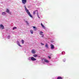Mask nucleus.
I'll use <instances>...</instances> for the list:
<instances>
[{
	"label": "nucleus",
	"mask_w": 79,
	"mask_h": 79,
	"mask_svg": "<svg viewBox=\"0 0 79 79\" xmlns=\"http://www.w3.org/2000/svg\"><path fill=\"white\" fill-rule=\"evenodd\" d=\"M24 7L25 8V10L27 12V13L28 14V15L29 16L31 17V18H32V16L30 12H29V10H28L26 7V6H24Z\"/></svg>",
	"instance_id": "1"
},
{
	"label": "nucleus",
	"mask_w": 79,
	"mask_h": 79,
	"mask_svg": "<svg viewBox=\"0 0 79 79\" xmlns=\"http://www.w3.org/2000/svg\"><path fill=\"white\" fill-rule=\"evenodd\" d=\"M28 60H31V61H36V59L34 58V57H29L28 58Z\"/></svg>",
	"instance_id": "2"
},
{
	"label": "nucleus",
	"mask_w": 79,
	"mask_h": 79,
	"mask_svg": "<svg viewBox=\"0 0 79 79\" xmlns=\"http://www.w3.org/2000/svg\"><path fill=\"white\" fill-rule=\"evenodd\" d=\"M42 61H44V62H45V63H49V60H48L47 59H43Z\"/></svg>",
	"instance_id": "3"
},
{
	"label": "nucleus",
	"mask_w": 79,
	"mask_h": 79,
	"mask_svg": "<svg viewBox=\"0 0 79 79\" xmlns=\"http://www.w3.org/2000/svg\"><path fill=\"white\" fill-rule=\"evenodd\" d=\"M22 2L23 5H25L27 2V0H22Z\"/></svg>",
	"instance_id": "4"
},
{
	"label": "nucleus",
	"mask_w": 79,
	"mask_h": 79,
	"mask_svg": "<svg viewBox=\"0 0 79 79\" xmlns=\"http://www.w3.org/2000/svg\"><path fill=\"white\" fill-rule=\"evenodd\" d=\"M32 53L33 54H35L36 53V50L34 49H32L31 51Z\"/></svg>",
	"instance_id": "5"
},
{
	"label": "nucleus",
	"mask_w": 79,
	"mask_h": 79,
	"mask_svg": "<svg viewBox=\"0 0 79 79\" xmlns=\"http://www.w3.org/2000/svg\"><path fill=\"white\" fill-rule=\"evenodd\" d=\"M51 46V48L52 50H53V49H54L55 48V47H54V45L51 44L50 45Z\"/></svg>",
	"instance_id": "6"
},
{
	"label": "nucleus",
	"mask_w": 79,
	"mask_h": 79,
	"mask_svg": "<svg viewBox=\"0 0 79 79\" xmlns=\"http://www.w3.org/2000/svg\"><path fill=\"white\" fill-rule=\"evenodd\" d=\"M0 29H4V26L2 24L0 25Z\"/></svg>",
	"instance_id": "7"
},
{
	"label": "nucleus",
	"mask_w": 79,
	"mask_h": 79,
	"mask_svg": "<svg viewBox=\"0 0 79 79\" xmlns=\"http://www.w3.org/2000/svg\"><path fill=\"white\" fill-rule=\"evenodd\" d=\"M41 26L42 27H43V29H46V27H45V26H44L43 25V24H42V23H41Z\"/></svg>",
	"instance_id": "8"
},
{
	"label": "nucleus",
	"mask_w": 79,
	"mask_h": 79,
	"mask_svg": "<svg viewBox=\"0 0 79 79\" xmlns=\"http://www.w3.org/2000/svg\"><path fill=\"white\" fill-rule=\"evenodd\" d=\"M45 47H46L47 49L48 48V44L47 43L45 45Z\"/></svg>",
	"instance_id": "9"
},
{
	"label": "nucleus",
	"mask_w": 79,
	"mask_h": 79,
	"mask_svg": "<svg viewBox=\"0 0 79 79\" xmlns=\"http://www.w3.org/2000/svg\"><path fill=\"white\" fill-rule=\"evenodd\" d=\"M17 44L19 45V47H21V46L20 45V44L19 43V41H18L17 42Z\"/></svg>",
	"instance_id": "10"
},
{
	"label": "nucleus",
	"mask_w": 79,
	"mask_h": 79,
	"mask_svg": "<svg viewBox=\"0 0 79 79\" xmlns=\"http://www.w3.org/2000/svg\"><path fill=\"white\" fill-rule=\"evenodd\" d=\"M6 12H7V13H9V14H10L11 13V12H10V10H8V9H6Z\"/></svg>",
	"instance_id": "11"
},
{
	"label": "nucleus",
	"mask_w": 79,
	"mask_h": 79,
	"mask_svg": "<svg viewBox=\"0 0 79 79\" xmlns=\"http://www.w3.org/2000/svg\"><path fill=\"white\" fill-rule=\"evenodd\" d=\"M39 34L40 35H43V34H44V33L42 31H40L39 32Z\"/></svg>",
	"instance_id": "12"
},
{
	"label": "nucleus",
	"mask_w": 79,
	"mask_h": 79,
	"mask_svg": "<svg viewBox=\"0 0 79 79\" xmlns=\"http://www.w3.org/2000/svg\"><path fill=\"white\" fill-rule=\"evenodd\" d=\"M38 56V55L37 54H34L33 55V56L34 57H37Z\"/></svg>",
	"instance_id": "13"
},
{
	"label": "nucleus",
	"mask_w": 79,
	"mask_h": 79,
	"mask_svg": "<svg viewBox=\"0 0 79 79\" xmlns=\"http://www.w3.org/2000/svg\"><path fill=\"white\" fill-rule=\"evenodd\" d=\"M2 15H6V12H2Z\"/></svg>",
	"instance_id": "14"
},
{
	"label": "nucleus",
	"mask_w": 79,
	"mask_h": 79,
	"mask_svg": "<svg viewBox=\"0 0 79 79\" xmlns=\"http://www.w3.org/2000/svg\"><path fill=\"white\" fill-rule=\"evenodd\" d=\"M30 32H31V34H33V31L32 30H30Z\"/></svg>",
	"instance_id": "15"
},
{
	"label": "nucleus",
	"mask_w": 79,
	"mask_h": 79,
	"mask_svg": "<svg viewBox=\"0 0 79 79\" xmlns=\"http://www.w3.org/2000/svg\"><path fill=\"white\" fill-rule=\"evenodd\" d=\"M33 29H34V30L35 31H36V30L37 29V28H36V27H35L33 26Z\"/></svg>",
	"instance_id": "16"
},
{
	"label": "nucleus",
	"mask_w": 79,
	"mask_h": 79,
	"mask_svg": "<svg viewBox=\"0 0 79 79\" xmlns=\"http://www.w3.org/2000/svg\"><path fill=\"white\" fill-rule=\"evenodd\" d=\"M36 11H37V12L38 11H37V10L34 11L33 12V15H35V12H36Z\"/></svg>",
	"instance_id": "17"
},
{
	"label": "nucleus",
	"mask_w": 79,
	"mask_h": 79,
	"mask_svg": "<svg viewBox=\"0 0 79 79\" xmlns=\"http://www.w3.org/2000/svg\"><path fill=\"white\" fill-rule=\"evenodd\" d=\"M57 79H63V78L61 77H57Z\"/></svg>",
	"instance_id": "18"
},
{
	"label": "nucleus",
	"mask_w": 79,
	"mask_h": 79,
	"mask_svg": "<svg viewBox=\"0 0 79 79\" xmlns=\"http://www.w3.org/2000/svg\"><path fill=\"white\" fill-rule=\"evenodd\" d=\"M22 44H24V40H22Z\"/></svg>",
	"instance_id": "19"
},
{
	"label": "nucleus",
	"mask_w": 79,
	"mask_h": 79,
	"mask_svg": "<svg viewBox=\"0 0 79 79\" xmlns=\"http://www.w3.org/2000/svg\"><path fill=\"white\" fill-rule=\"evenodd\" d=\"M61 53L62 55H64V54H65V52H63Z\"/></svg>",
	"instance_id": "20"
},
{
	"label": "nucleus",
	"mask_w": 79,
	"mask_h": 79,
	"mask_svg": "<svg viewBox=\"0 0 79 79\" xmlns=\"http://www.w3.org/2000/svg\"><path fill=\"white\" fill-rule=\"evenodd\" d=\"M17 28L16 27H14V28H13V30H15V29Z\"/></svg>",
	"instance_id": "21"
},
{
	"label": "nucleus",
	"mask_w": 79,
	"mask_h": 79,
	"mask_svg": "<svg viewBox=\"0 0 79 79\" xmlns=\"http://www.w3.org/2000/svg\"><path fill=\"white\" fill-rule=\"evenodd\" d=\"M25 22L26 23V24H28V22L27 21H25Z\"/></svg>",
	"instance_id": "22"
},
{
	"label": "nucleus",
	"mask_w": 79,
	"mask_h": 79,
	"mask_svg": "<svg viewBox=\"0 0 79 79\" xmlns=\"http://www.w3.org/2000/svg\"><path fill=\"white\" fill-rule=\"evenodd\" d=\"M65 61H66V59H63V61H64V62H65Z\"/></svg>",
	"instance_id": "23"
},
{
	"label": "nucleus",
	"mask_w": 79,
	"mask_h": 79,
	"mask_svg": "<svg viewBox=\"0 0 79 79\" xmlns=\"http://www.w3.org/2000/svg\"><path fill=\"white\" fill-rule=\"evenodd\" d=\"M10 38V36L9 35L7 36V38L8 39H9Z\"/></svg>",
	"instance_id": "24"
},
{
	"label": "nucleus",
	"mask_w": 79,
	"mask_h": 79,
	"mask_svg": "<svg viewBox=\"0 0 79 79\" xmlns=\"http://www.w3.org/2000/svg\"><path fill=\"white\" fill-rule=\"evenodd\" d=\"M42 37H43H43H44V34L42 35V36H41Z\"/></svg>",
	"instance_id": "25"
},
{
	"label": "nucleus",
	"mask_w": 79,
	"mask_h": 79,
	"mask_svg": "<svg viewBox=\"0 0 79 79\" xmlns=\"http://www.w3.org/2000/svg\"><path fill=\"white\" fill-rule=\"evenodd\" d=\"M41 45H44V44L42 43H41Z\"/></svg>",
	"instance_id": "26"
},
{
	"label": "nucleus",
	"mask_w": 79,
	"mask_h": 79,
	"mask_svg": "<svg viewBox=\"0 0 79 79\" xmlns=\"http://www.w3.org/2000/svg\"><path fill=\"white\" fill-rule=\"evenodd\" d=\"M48 57L49 59H50L51 58V57L50 56H48Z\"/></svg>",
	"instance_id": "27"
},
{
	"label": "nucleus",
	"mask_w": 79,
	"mask_h": 79,
	"mask_svg": "<svg viewBox=\"0 0 79 79\" xmlns=\"http://www.w3.org/2000/svg\"><path fill=\"white\" fill-rule=\"evenodd\" d=\"M48 65H49V66H50V65H52V64H48Z\"/></svg>",
	"instance_id": "28"
},
{
	"label": "nucleus",
	"mask_w": 79,
	"mask_h": 79,
	"mask_svg": "<svg viewBox=\"0 0 79 79\" xmlns=\"http://www.w3.org/2000/svg\"><path fill=\"white\" fill-rule=\"evenodd\" d=\"M37 16H38V17L39 18H40V17H39V15H38V14H37Z\"/></svg>",
	"instance_id": "29"
},
{
	"label": "nucleus",
	"mask_w": 79,
	"mask_h": 79,
	"mask_svg": "<svg viewBox=\"0 0 79 79\" xmlns=\"http://www.w3.org/2000/svg\"><path fill=\"white\" fill-rule=\"evenodd\" d=\"M42 63H44V62H42Z\"/></svg>",
	"instance_id": "30"
}]
</instances>
